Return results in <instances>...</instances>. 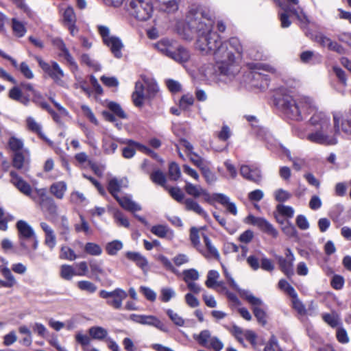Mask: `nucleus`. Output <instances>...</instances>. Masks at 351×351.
Returning <instances> with one entry per match:
<instances>
[{"label": "nucleus", "mask_w": 351, "mask_h": 351, "mask_svg": "<svg viewBox=\"0 0 351 351\" xmlns=\"http://www.w3.org/2000/svg\"><path fill=\"white\" fill-rule=\"evenodd\" d=\"M155 47L162 53L179 63L186 62L190 58L189 51L176 41L162 39L158 42Z\"/></svg>", "instance_id": "nucleus-4"}, {"label": "nucleus", "mask_w": 351, "mask_h": 351, "mask_svg": "<svg viewBox=\"0 0 351 351\" xmlns=\"http://www.w3.org/2000/svg\"><path fill=\"white\" fill-rule=\"evenodd\" d=\"M202 237L209 253L218 259L219 258V254L217 250L211 244L210 240L206 234H203Z\"/></svg>", "instance_id": "nucleus-62"}, {"label": "nucleus", "mask_w": 351, "mask_h": 351, "mask_svg": "<svg viewBox=\"0 0 351 351\" xmlns=\"http://www.w3.org/2000/svg\"><path fill=\"white\" fill-rule=\"evenodd\" d=\"M246 222L256 226L261 231L276 238L278 235V230L267 220L261 217H256L250 215L246 218Z\"/></svg>", "instance_id": "nucleus-13"}, {"label": "nucleus", "mask_w": 351, "mask_h": 351, "mask_svg": "<svg viewBox=\"0 0 351 351\" xmlns=\"http://www.w3.org/2000/svg\"><path fill=\"white\" fill-rule=\"evenodd\" d=\"M98 32L103 38L104 43L110 49L115 58L122 57L121 49L123 47L121 40L115 36H110V29L104 25L98 26Z\"/></svg>", "instance_id": "nucleus-7"}, {"label": "nucleus", "mask_w": 351, "mask_h": 351, "mask_svg": "<svg viewBox=\"0 0 351 351\" xmlns=\"http://www.w3.org/2000/svg\"><path fill=\"white\" fill-rule=\"evenodd\" d=\"M280 270L288 277L291 278L294 274L293 265L285 258L278 256H276Z\"/></svg>", "instance_id": "nucleus-26"}, {"label": "nucleus", "mask_w": 351, "mask_h": 351, "mask_svg": "<svg viewBox=\"0 0 351 351\" xmlns=\"http://www.w3.org/2000/svg\"><path fill=\"white\" fill-rule=\"evenodd\" d=\"M39 66L47 73L55 82L60 84L64 77V72L56 62H51V64L43 61L40 57L36 58Z\"/></svg>", "instance_id": "nucleus-11"}, {"label": "nucleus", "mask_w": 351, "mask_h": 351, "mask_svg": "<svg viewBox=\"0 0 351 351\" xmlns=\"http://www.w3.org/2000/svg\"><path fill=\"white\" fill-rule=\"evenodd\" d=\"M181 172L178 165L175 162H171L169 167V175L171 179L177 180L180 176Z\"/></svg>", "instance_id": "nucleus-58"}, {"label": "nucleus", "mask_w": 351, "mask_h": 351, "mask_svg": "<svg viewBox=\"0 0 351 351\" xmlns=\"http://www.w3.org/2000/svg\"><path fill=\"white\" fill-rule=\"evenodd\" d=\"M165 189L168 191L172 198L177 202H182L184 200V194L180 188L167 186Z\"/></svg>", "instance_id": "nucleus-44"}, {"label": "nucleus", "mask_w": 351, "mask_h": 351, "mask_svg": "<svg viewBox=\"0 0 351 351\" xmlns=\"http://www.w3.org/2000/svg\"><path fill=\"white\" fill-rule=\"evenodd\" d=\"M145 84L141 81H137L135 84V90L132 93V100L134 104L137 107H141L143 105V100L145 97L144 93Z\"/></svg>", "instance_id": "nucleus-19"}, {"label": "nucleus", "mask_w": 351, "mask_h": 351, "mask_svg": "<svg viewBox=\"0 0 351 351\" xmlns=\"http://www.w3.org/2000/svg\"><path fill=\"white\" fill-rule=\"evenodd\" d=\"M75 339L82 346L84 351L90 350V348L88 346L90 343V338L88 336L79 332L76 335Z\"/></svg>", "instance_id": "nucleus-48"}, {"label": "nucleus", "mask_w": 351, "mask_h": 351, "mask_svg": "<svg viewBox=\"0 0 351 351\" xmlns=\"http://www.w3.org/2000/svg\"><path fill=\"white\" fill-rule=\"evenodd\" d=\"M224 43H228V46L234 51V54H235V53H238L239 55L241 54L243 51V47L237 38H231L228 42H225Z\"/></svg>", "instance_id": "nucleus-45"}, {"label": "nucleus", "mask_w": 351, "mask_h": 351, "mask_svg": "<svg viewBox=\"0 0 351 351\" xmlns=\"http://www.w3.org/2000/svg\"><path fill=\"white\" fill-rule=\"evenodd\" d=\"M241 295L254 307H258L263 304V302L261 299L255 297L247 291H243L241 293Z\"/></svg>", "instance_id": "nucleus-49"}, {"label": "nucleus", "mask_w": 351, "mask_h": 351, "mask_svg": "<svg viewBox=\"0 0 351 351\" xmlns=\"http://www.w3.org/2000/svg\"><path fill=\"white\" fill-rule=\"evenodd\" d=\"M69 227L68 219L65 216H62L61 217V223H60V235L64 237V239L65 241L68 240V235L69 234Z\"/></svg>", "instance_id": "nucleus-56"}, {"label": "nucleus", "mask_w": 351, "mask_h": 351, "mask_svg": "<svg viewBox=\"0 0 351 351\" xmlns=\"http://www.w3.org/2000/svg\"><path fill=\"white\" fill-rule=\"evenodd\" d=\"M190 160L198 167L203 174L207 183L213 184L217 180L216 176L210 170V162L201 158L199 155H186Z\"/></svg>", "instance_id": "nucleus-10"}, {"label": "nucleus", "mask_w": 351, "mask_h": 351, "mask_svg": "<svg viewBox=\"0 0 351 351\" xmlns=\"http://www.w3.org/2000/svg\"><path fill=\"white\" fill-rule=\"evenodd\" d=\"M128 186V181L127 178H123L120 180L117 178H113L110 179L108 182V190L109 193L114 197L118 195V192H119L121 188H127Z\"/></svg>", "instance_id": "nucleus-15"}, {"label": "nucleus", "mask_w": 351, "mask_h": 351, "mask_svg": "<svg viewBox=\"0 0 351 351\" xmlns=\"http://www.w3.org/2000/svg\"><path fill=\"white\" fill-rule=\"evenodd\" d=\"M66 190V184L64 182H58L50 187V192L58 199H62Z\"/></svg>", "instance_id": "nucleus-30"}, {"label": "nucleus", "mask_w": 351, "mask_h": 351, "mask_svg": "<svg viewBox=\"0 0 351 351\" xmlns=\"http://www.w3.org/2000/svg\"><path fill=\"white\" fill-rule=\"evenodd\" d=\"M61 276L65 280H71L75 274L73 268L67 265H64L61 267Z\"/></svg>", "instance_id": "nucleus-57"}, {"label": "nucleus", "mask_w": 351, "mask_h": 351, "mask_svg": "<svg viewBox=\"0 0 351 351\" xmlns=\"http://www.w3.org/2000/svg\"><path fill=\"white\" fill-rule=\"evenodd\" d=\"M332 71L335 74L338 80L343 85H347V77L345 71L338 66H332Z\"/></svg>", "instance_id": "nucleus-53"}, {"label": "nucleus", "mask_w": 351, "mask_h": 351, "mask_svg": "<svg viewBox=\"0 0 351 351\" xmlns=\"http://www.w3.org/2000/svg\"><path fill=\"white\" fill-rule=\"evenodd\" d=\"M159 9L167 13L174 12L178 9V0H156Z\"/></svg>", "instance_id": "nucleus-24"}, {"label": "nucleus", "mask_w": 351, "mask_h": 351, "mask_svg": "<svg viewBox=\"0 0 351 351\" xmlns=\"http://www.w3.org/2000/svg\"><path fill=\"white\" fill-rule=\"evenodd\" d=\"M213 55L216 64L208 66L206 69L204 75L208 79L218 82L223 80V77L231 79L238 73L239 70L236 65L235 55L228 46V43H221Z\"/></svg>", "instance_id": "nucleus-3"}, {"label": "nucleus", "mask_w": 351, "mask_h": 351, "mask_svg": "<svg viewBox=\"0 0 351 351\" xmlns=\"http://www.w3.org/2000/svg\"><path fill=\"white\" fill-rule=\"evenodd\" d=\"M274 104L288 118L298 121L303 120L306 114L314 112L309 120L310 124L325 135L335 136L339 131L341 114H333L334 125L332 126L330 118L322 112H317L313 101L309 97L300 96L295 98L287 88H280L274 95Z\"/></svg>", "instance_id": "nucleus-1"}, {"label": "nucleus", "mask_w": 351, "mask_h": 351, "mask_svg": "<svg viewBox=\"0 0 351 351\" xmlns=\"http://www.w3.org/2000/svg\"><path fill=\"white\" fill-rule=\"evenodd\" d=\"M77 287L84 291H86L89 293H95L97 287L93 282L88 280H81L77 282Z\"/></svg>", "instance_id": "nucleus-42"}, {"label": "nucleus", "mask_w": 351, "mask_h": 351, "mask_svg": "<svg viewBox=\"0 0 351 351\" xmlns=\"http://www.w3.org/2000/svg\"><path fill=\"white\" fill-rule=\"evenodd\" d=\"M276 69L269 64L257 63L254 64L253 70L250 73V84L252 86L261 90H265L269 86V78L267 75L261 71H266L271 73H276Z\"/></svg>", "instance_id": "nucleus-5"}, {"label": "nucleus", "mask_w": 351, "mask_h": 351, "mask_svg": "<svg viewBox=\"0 0 351 351\" xmlns=\"http://www.w3.org/2000/svg\"><path fill=\"white\" fill-rule=\"evenodd\" d=\"M241 295L254 307H258L263 304V302L261 299L255 297L247 291H243L241 293Z\"/></svg>", "instance_id": "nucleus-50"}, {"label": "nucleus", "mask_w": 351, "mask_h": 351, "mask_svg": "<svg viewBox=\"0 0 351 351\" xmlns=\"http://www.w3.org/2000/svg\"><path fill=\"white\" fill-rule=\"evenodd\" d=\"M0 271L6 279V280H0V285L7 288L12 287L16 283V280L10 269L6 266L1 265Z\"/></svg>", "instance_id": "nucleus-23"}, {"label": "nucleus", "mask_w": 351, "mask_h": 351, "mask_svg": "<svg viewBox=\"0 0 351 351\" xmlns=\"http://www.w3.org/2000/svg\"><path fill=\"white\" fill-rule=\"evenodd\" d=\"M254 173L255 172L252 171L247 165H243L241 167L240 173L243 177L250 181L258 182L259 180V176L258 174L254 176Z\"/></svg>", "instance_id": "nucleus-37"}, {"label": "nucleus", "mask_w": 351, "mask_h": 351, "mask_svg": "<svg viewBox=\"0 0 351 351\" xmlns=\"http://www.w3.org/2000/svg\"><path fill=\"white\" fill-rule=\"evenodd\" d=\"M144 84L146 86L147 97L152 98L154 97L156 93L158 91V87L156 82L149 80L145 77L143 78Z\"/></svg>", "instance_id": "nucleus-36"}, {"label": "nucleus", "mask_w": 351, "mask_h": 351, "mask_svg": "<svg viewBox=\"0 0 351 351\" xmlns=\"http://www.w3.org/2000/svg\"><path fill=\"white\" fill-rule=\"evenodd\" d=\"M210 338L212 337L208 330H202L197 337H195L198 343L204 347H208V343L210 342Z\"/></svg>", "instance_id": "nucleus-46"}, {"label": "nucleus", "mask_w": 351, "mask_h": 351, "mask_svg": "<svg viewBox=\"0 0 351 351\" xmlns=\"http://www.w3.org/2000/svg\"><path fill=\"white\" fill-rule=\"evenodd\" d=\"M253 312L258 322L265 326L267 323L265 312L259 307H254Z\"/></svg>", "instance_id": "nucleus-61"}, {"label": "nucleus", "mask_w": 351, "mask_h": 351, "mask_svg": "<svg viewBox=\"0 0 351 351\" xmlns=\"http://www.w3.org/2000/svg\"><path fill=\"white\" fill-rule=\"evenodd\" d=\"M289 160H291L293 163V167L296 171H300L302 167L306 165V161L297 156L296 155L289 156Z\"/></svg>", "instance_id": "nucleus-55"}, {"label": "nucleus", "mask_w": 351, "mask_h": 351, "mask_svg": "<svg viewBox=\"0 0 351 351\" xmlns=\"http://www.w3.org/2000/svg\"><path fill=\"white\" fill-rule=\"evenodd\" d=\"M183 280L186 283L199 279V272L195 269H185L182 271Z\"/></svg>", "instance_id": "nucleus-38"}, {"label": "nucleus", "mask_w": 351, "mask_h": 351, "mask_svg": "<svg viewBox=\"0 0 351 351\" xmlns=\"http://www.w3.org/2000/svg\"><path fill=\"white\" fill-rule=\"evenodd\" d=\"M12 29L15 34L19 37H22L26 32V28L24 24L16 19H12Z\"/></svg>", "instance_id": "nucleus-43"}, {"label": "nucleus", "mask_w": 351, "mask_h": 351, "mask_svg": "<svg viewBox=\"0 0 351 351\" xmlns=\"http://www.w3.org/2000/svg\"><path fill=\"white\" fill-rule=\"evenodd\" d=\"M114 199L119 202L120 206L125 210H129L132 213L141 210V206L135 202L132 201L128 197H120L119 196H116Z\"/></svg>", "instance_id": "nucleus-22"}, {"label": "nucleus", "mask_w": 351, "mask_h": 351, "mask_svg": "<svg viewBox=\"0 0 351 351\" xmlns=\"http://www.w3.org/2000/svg\"><path fill=\"white\" fill-rule=\"evenodd\" d=\"M150 180L155 184H158L165 189L167 186L166 185L167 178L165 175L159 169L154 170L150 174Z\"/></svg>", "instance_id": "nucleus-34"}, {"label": "nucleus", "mask_w": 351, "mask_h": 351, "mask_svg": "<svg viewBox=\"0 0 351 351\" xmlns=\"http://www.w3.org/2000/svg\"><path fill=\"white\" fill-rule=\"evenodd\" d=\"M60 258L69 261H73L77 258V256L70 247L67 246H62L61 247Z\"/></svg>", "instance_id": "nucleus-51"}, {"label": "nucleus", "mask_w": 351, "mask_h": 351, "mask_svg": "<svg viewBox=\"0 0 351 351\" xmlns=\"http://www.w3.org/2000/svg\"><path fill=\"white\" fill-rule=\"evenodd\" d=\"M127 10L137 20L145 21L152 16L153 6L151 0H130Z\"/></svg>", "instance_id": "nucleus-6"}, {"label": "nucleus", "mask_w": 351, "mask_h": 351, "mask_svg": "<svg viewBox=\"0 0 351 351\" xmlns=\"http://www.w3.org/2000/svg\"><path fill=\"white\" fill-rule=\"evenodd\" d=\"M213 21L210 14L199 8H191L186 16L182 29L178 27V34L185 40H191L197 34L196 47L203 53L213 54L221 43L220 36L213 32Z\"/></svg>", "instance_id": "nucleus-2"}, {"label": "nucleus", "mask_w": 351, "mask_h": 351, "mask_svg": "<svg viewBox=\"0 0 351 351\" xmlns=\"http://www.w3.org/2000/svg\"><path fill=\"white\" fill-rule=\"evenodd\" d=\"M219 277V274L215 270H210L208 271L207 275V280L205 282L206 285L208 288L215 289V285L219 281H217Z\"/></svg>", "instance_id": "nucleus-40"}, {"label": "nucleus", "mask_w": 351, "mask_h": 351, "mask_svg": "<svg viewBox=\"0 0 351 351\" xmlns=\"http://www.w3.org/2000/svg\"><path fill=\"white\" fill-rule=\"evenodd\" d=\"M298 136L301 138H306L311 143L324 145H335L337 142L335 136L325 135L315 129L307 134L304 132L298 133Z\"/></svg>", "instance_id": "nucleus-9"}, {"label": "nucleus", "mask_w": 351, "mask_h": 351, "mask_svg": "<svg viewBox=\"0 0 351 351\" xmlns=\"http://www.w3.org/2000/svg\"><path fill=\"white\" fill-rule=\"evenodd\" d=\"M88 334L93 339L101 341L107 337L108 331L101 326H93L88 329Z\"/></svg>", "instance_id": "nucleus-31"}, {"label": "nucleus", "mask_w": 351, "mask_h": 351, "mask_svg": "<svg viewBox=\"0 0 351 351\" xmlns=\"http://www.w3.org/2000/svg\"><path fill=\"white\" fill-rule=\"evenodd\" d=\"M9 97L15 101H17L23 105L27 106L29 102L30 95L29 93H23L22 89L19 86H14L9 91Z\"/></svg>", "instance_id": "nucleus-20"}, {"label": "nucleus", "mask_w": 351, "mask_h": 351, "mask_svg": "<svg viewBox=\"0 0 351 351\" xmlns=\"http://www.w3.org/2000/svg\"><path fill=\"white\" fill-rule=\"evenodd\" d=\"M8 146L10 150L15 154H22L23 152H25V150L23 149V141L14 136L10 138Z\"/></svg>", "instance_id": "nucleus-33"}, {"label": "nucleus", "mask_w": 351, "mask_h": 351, "mask_svg": "<svg viewBox=\"0 0 351 351\" xmlns=\"http://www.w3.org/2000/svg\"><path fill=\"white\" fill-rule=\"evenodd\" d=\"M40 226L45 234V244L53 250L56 245V237L53 230L45 222H41Z\"/></svg>", "instance_id": "nucleus-18"}, {"label": "nucleus", "mask_w": 351, "mask_h": 351, "mask_svg": "<svg viewBox=\"0 0 351 351\" xmlns=\"http://www.w3.org/2000/svg\"><path fill=\"white\" fill-rule=\"evenodd\" d=\"M26 124L29 130L37 134L43 139H45V136L42 132L41 125L37 123L33 117H27Z\"/></svg>", "instance_id": "nucleus-32"}, {"label": "nucleus", "mask_w": 351, "mask_h": 351, "mask_svg": "<svg viewBox=\"0 0 351 351\" xmlns=\"http://www.w3.org/2000/svg\"><path fill=\"white\" fill-rule=\"evenodd\" d=\"M167 314L171 321L178 326H182L184 324V320L178 313L173 312L171 309L167 311Z\"/></svg>", "instance_id": "nucleus-60"}, {"label": "nucleus", "mask_w": 351, "mask_h": 351, "mask_svg": "<svg viewBox=\"0 0 351 351\" xmlns=\"http://www.w3.org/2000/svg\"><path fill=\"white\" fill-rule=\"evenodd\" d=\"M274 197L276 201L283 202L290 199L291 194L284 189H280L274 192Z\"/></svg>", "instance_id": "nucleus-54"}, {"label": "nucleus", "mask_w": 351, "mask_h": 351, "mask_svg": "<svg viewBox=\"0 0 351 351\" xmlns=\"http://www.w3.org/2000/svg\"><path fill=\"white\" fill-rule=\"evenodd\" d=\"M84 251L92 256H99L102 252L101 247L94 243H87L84 246Z\"/></svg>", "instance_id": "nucleus-47"}, {"label": "nucleus", "mask_w": 351, "mask_h": 351, "mask_svg": "<svg viewBox=\"0 0 351 351\" xmlns=\"http://www.w3.org/2000/svg\"><path fill=\"white\" fill-rule=\"evenodd\" d=\"M99 295L101 298L106 299L107 304L115 309H120L121 308L123 301L128 296L126 291L119 288L112 291L101 290Z\"/></svg>", "instance_id": "nucleus-8"}, {"label": "nucleus", "mask_w": 351, "mask_h": 351, "mask_svg": "<svg viewBox=\"0 0 351 351\" xmlns=\"http://www.w3.org/2000/svg\"><path fill=\"white\" fill-rule=\"evenodd\" d=\"M341 130L344 133L351 134V112L343 120Z\"/></svg>", "instance_id": "nucleus-64"}, {"label": "nucleus", "mask_w": 351, "mask_h": 351, "mask_svg": "<svg viewBox=\"0 0 351 351\" xmlns=\"http://www.w3.org/2000/svg\"><path fill=\"white\" fill-rule=\"evenodd\" d=\"M16 227L20 234V239H29L34 234V230L30 226L23 220L17 222Z\"/></svg>", "instance_id": "nucleus-29"}, {"label": "nucleus", "mask_w": 351, "mask_h": 351, "mask_svg": "<svg viewBox=\"0 0 351 351\" xmlns=\"http://www.w3.org/2000/svg\"><path fill=\"white\" fill-rule=\"evenodd\" d=\"M208 348H213L215 351H220L223 348V343L217 337H213L210 339L209 345Z\"/></svg>", "instance_id": "nucleus-63"}, {"label": "nucleus", "mask_w": 351, "mask_h": 351, "mask_svg": "<svg viewBox=\"0 0 351 351\" xmlns=\"http://www.w3.org/2000/svg\"><path fill=\"white\" fill-rule=\"evenodd\" d=\"M108 108L119 117L125 119L126 114L121 108V106L115 102H110L108 105Z\"/></svg>", "instance_id": "nucleus-59"}, {"label": "nucleus", "mask_w": 351, "mask_h": 351, "mask_svg": "<svg viewBox=\"0 0 351 351\" xmlns=\"http://www.w3.org/2000/svg\"><path fill=\"white\" fill-rule=\"evenodd\" d=\"M63 20L65 25L76 23V16L72 7L69 6L66 8L63 13Z\"/></svg>", "instance_id": "nucleus-39"}, {"label": "nucleus", "mask_w": 351, "mask_h": 351, "mask_svg": "<svg viewBox=\"0 0 351 351\" xmlns=\"http://www.w3.org/2000/svg\"><path fill=\"white\" fill-rule=\"evenodd\" d=\"M184 190L189 195L197 198L202 195L204 189L200 185H195L186 182Z\"/></svg>", "instance_id": "nucleus-35"}, {"label": "nucleus", "mask_w": 351, "mask_h": 351, "mask_svg": "<svg viewBox=\"0 0 351 351\" xmlns=\"http://www.w3.org/2000/svg\"><path fill=\"white\" fill-rule=\"evenodd\" d=\"M10 182L16 187L19 191H20V192L25 195L30 197L33 199H35V197L32 195V187L27 182H26L14 171L10 172Z\"/></svg>", "instance_id": "nucleus-14"}, {"label": "nucleus", "mask_w": 351, "mask_h": 351, "mask_svg": "<svg viewBox=\"0 0 351 351\" xmlns=\"http://www.w3.org/2000/svg\"><path fill=\"white\" fill-rule=\"evenodd\" d=\"M151 232L160 238H169L173 237V232L167 226L163 225L154 226L151 228Z\"/></svg>", "instance_id": "nucleus-28"}, {"label": "nucleus", "mask_w": 351, "mask_h": 351, "mask_svg": "<svg viewBox=\"0 0 351 351\" xmlns=\"http://www.w3.org/2000/svg\"><path fill=\"white\" fill-rule=\"evenodd\" d=\"M213 199L226 208V210L233 215H237V208L234 203L230 201V198L223 193H214Z\"/></svg>", "instance_id": "nucleus-17"}, {"label": "nucleus", "mask_w": 351, "mask_h": 351, "mask_svg": "<svg viewBox=\"0 0 351 351\" xmlns=\"http://www.w3.org/2000/svg\"><path fill=\"white\" fill-rule=\"evenodd\" d=\"M126 257L134 262L143 270H145L147 266L148 262L146 258L138 252H128Z\"/></svg>", "instance_id": "nucleus-27"}, {"label": "nucleus", "mask_w": 351, "mask_h": 351, "mask_svg": "<svg viewBox=\"0 0 351 351\" xmlns=\"http://www.w3.org/2000/svg\"><path fill=\"white\" fill-rule=\"evenodd\" d=\"M186 210L193 211L196 214L203 217L206 220L209 219L207 213L201 207V206L191 198H187L184 202Z\"/></svg>", "instance_id": "nucleus-21"}, {"label": "nucleus", "mask_w": 351, "mask_h": 351, "mask_svg": "<svg viewBox=\"0 0 351 351\" xmlns=\"http://www.w3.org/2000/svg\"><path fill=\"white\" fill-rule=\"evenodd\" d=\"M123 247V243L118 240H114L106 245V250L110 255H115Z\"/></svg>", "instance_id": "nucleus-41"}, {"label": "nucleus", "mask_w": 351, "mask_h": 351, "mask_svg": "<svg viewBox=\"0 0 351 351\" xmlns=\"http://www.w3.org/2000/svg\"><path fill=\"white\" fill-rule=\"evenodd\" d=\"M276 210L282 215L289 218H291L294 214L293 208L289 206L278 204L276 206Z\"/></svg>", "instance_id": "nucleus-52"}, {"label": "nucleus", "mask_w": 351, "mask_h": 351, "mask_svg": "<svg viewBox=\"0 0 351 351\" xmlns=\"http://www.w3.org/2000/svg\"><path fill=\"white\" fill-rule=\"evenodd\" d=\"M130 319L136 323L143 325L154 326L165 332H169L165 324H164L158 317L154 315L132 314L130 315Z\"/></svg>", "instance_id": "nucleus-12"}, {"label": "nucleus", "mask_w": 351, "mask_h": 351, "mask_svg": "<svg viewBox=\"0 0 351 351\" xmlns=\"http://www.w3.org/2000/svg\"><path fill=\"white\" fill-rule=\"evenodd\" d=\"M40 206L42 210L48 212L51 215L57 214V206L56 205L53 199L47 195L44 192H40Z\"/></svg>", "instance_id": "nucleus-16"}, {"label": "nucleus", "mask_w": 351, "mask_h": 351, "mask_svg": "<svg viewBox=\"0 0 351 351\" xmlns=\"http://www.w3.org/2000/svg\"><path fill=\"white\" fill-rule=\"evenodd\" d=\"M136 152H147L150 154L149 148L133 141H129L128 145L122 149V154H135Z\"/></svg>", "instance_id": "nucleus-25"}]
</instances>
